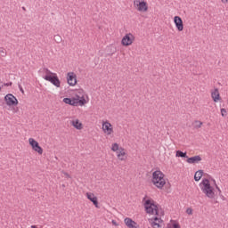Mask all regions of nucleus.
<instances>
[{
  "label": "nucleus",
  "instance_id": "nucleus-32",
  "mask_svg": "<svg viewBox=\"0 0 228 228\" xmlns=\"http://www.w3.org/2000/svg\"><path fill=\"white\" fill-rule=\"evenodd\" d=\"M140 3H142V2H140V0H134V4L135 6H138V4H140Z\"/></svg>",
  "mask_w": 228,
  "mask_h": 228
},
{
  "label": "nucleus",
  "instance_id": "nucleus-7",
  "mask_svg": "<svg viewBox=\"0 0 228 228\" xmlns=\"http://www.w3.org/2000/svg\"><path fill=\"white\" fill-rule=\"evenodd\" d=\"M133 42H134V36H133L131 33L126 34L121 40V44L125 47L131 45Z\"/></svg>",
  "mask_w": 228,
  "mask_h": 228
},
{
  "label": "nucleus",
  "instance_id": "nucleus-10",
  "mask_svg": "<svg viewBox=\"0 0 228 228\" xmlns=\"http://www.w3.org/2000/svg\"><path fill=\"white\" fill-rule=\"evenodd\" d=\"M124 222L128 228H140V224H138V223H136L135 221L132 220L130 217L125 218Z\"/></svg>",
  "mask_w": 228,
  "mask_h": 228
},
{
  "label": "nucleus",
  "instance_id": "nucleus-17",
  "mask_svg": "<svg viewBox=\"0 0 228 228\" xmlns=\"http://www.w3.org/2000/svg\"><path fill=\"white\" fill-rule=\"evenodd\" d=\"M118 154V159H120V161H124L126 160V151L124 150V148L120 147V150L118 151H117Z\"/></svg>",
  "mask_w": 228,
  "mask_h": 228
},
{
  "label": "nucleus",
  "instance_id": "nucleus-41",
  "mask_svg": "<svg viewBox=\"0 0 228 228\" xmlns=\"http://www.w3.org/2000/svg\"><path fill=\"white\" fill-rule=\"evenodd\" d=\"M3 87H0V92H1V89H2Z\"/></svg>",
  "mask_w": 228,
  "mask_h": 228
},
{
  "label": "nucleus",
  "instance_id": "nucleus-36",
  "mask_svg": "<svg viewBox=\"0 0 228 228\" xmlns=\"http://www.w3.org/2000/svg\"><path fill=\"white\" fill-rule=\"evenodd\" d=\"M112 224H113V225H118V224H117V221H115V220H112Z\"/></svg>",
  "mask_w": 228,
  "mask_h": 228
},
{
  "label": "nucleus",
  "instance_id": "nucleus-22",
  "mask_svg": "<svg viewBox=\"0 0 228 228\" xmlns=\"http://www.w3.org/2000/svg\"><path fill=\"white\" fill-rule=\"evenodd\" d=\"M111 151L113 152H118L120 151V148L118 147V143L115 142L112 144Z\"/></svg>",
  "mask_w": 228,
  "mask_h": 228
},
{
  "label": "nucleus",
  "instance_id": "nucleus-3",
  "mask_svg": "<svg viewBox=\"0 0 228 228\" xmlns=\"http://www.w3.org/2000/svg\"><path fill=\"white\" fill-rule=\"evenodd\" d=\"M144 208L148 215H156L157 216H159V208H158V205L154 203V200H147L144 202Z\"/></svg>",
  "mask_w": 228,
  "mask_h": 228
},
{
  "label": "nucleus",
  "instance_id": "nucleus-29",
  "mask_svg": "<svg viewBox=\"0 0 228 228\" xmlns=\"http://www.w3.org/2000/svg\"><path fill=\"white\" fill-rule=\"evenodd\" d=\"M221 115L222 117H227V110L221 109Z\"/></svg>",
  "mask_w": 228,
  "mask_h": 228
},
{
  "label": "nucleus",
  "instance_id": "nucleus-15",
  "mask_svg": "<svg viewBox=\"0 0 228 228\" xmlns=\"http://www.w3.org/2000/svg\"><path fill=\"white\" fill-rule=\"evenodd\" d=\"M211 97L214 101V102H218L220 101V92L218 91V88H216L214 92L211 93Z\"/></svg>",
  "mask_w": 228,
  "mask_h": 228
},
{
  "label": "nucleus",
  "instance_id": "nucleus-2",
  "mask_svg": "<svg viewBox=\"0 0 228 228\" xmlns=\"http://www.w3.org/2000/svg\"><path fill=\"white\" fill-rule=\"evenodd\" d=\"M152 183L154 186L159 188V190L163 189V186L167 184V181L165 180V174L160 170H157L152 173Z\"/></svg>",
  "mask_w": 228,
  "mask_h": 228
},
{
  "label": "nucleus",
  "instance_id": "nucleus-9",
  "mask_svg": "<svg viewBox=\"0 0 228 228\" xmlns=\"http://www.w3.org/2000/svg\"><path fill=\"white\" fill-rule=\"evenodd\" d=\"M174 22L178 31H183V29H184V24L183 23V19H181V17L175 16Z\"/></svg>",
  "mask_w": 228,
  "mask_h": 228
},
{
  "label": "nucleus",
  "instance_id": "nucleus-8",
  "mask_svg": "<svg viewBox=\"0 0 228 228\" xmlns=\"http://www.w3.org/2000/svg\"><path fill=\"white\" fill-rule=\"evenodd\" d=\"M67 81L69 86H76V84L77 83V79L76 78V74H74V72H69L67 74Z\"/></svg>",
  "mask_w": 228,
  "mask_h": 228
},
{
  "label": "nucleus",
  "instance_id": "nucleus-6",
  "mask_svg": "<svg viewBox=\"0 0 228 228\" xmlns=\"http://www.w3.org/2000/svg\"><path fill=\"white\" fill-rule=\"evenodd\" d=\"M4 101L7 106H17L19 104V100L12 94H8L4 96Z\"/></svg>",
  "mask_w": 228,
  "mask_h": 228
},
{
  "label": "nucleus",
  "instance_id": "nucleus-4",
  "mask_svg": "<svg viewBox=\"0 0 228 228\" xmlns=\"http://www.w3.org/2000/svg\"><path fill=\"white\" fill-rule=\"evenodd\" d=\"M44 79L45 81H49L50 83H52V85H53L57 88H60V86H61V82L60 81V78L58 77V75L56 73L53 75H45L44 77Z\"/></svg>",
  "mask_w": 228,
  "mask_h": 228
},
{
  "label": "nucleus",
  "instance_id": "nucleus-19",
  "mask_svg": "<svg viewBox=\"0 0 228 228\" xmlns=\"http://www.w3.org/2000/svg\"><path fill=\"white\" fill-rule=\"evenodd\" d=\"M202 175H204V170H198L194 175V181L199 182L200 179H202Z\"/></svg>",
  "mask_w": 228,
  "mask_h": 228
},
{
  "label": "nucleus",
  "instance_id": "nucleus-34",
  "mask_svg": "<svg viewBox=\"0 0 228 228\" xmlns=\"http://www.w3.org/2000/svg\"><path fill=\"white\" fill-rule=\"evenodd\" d=\"M19 89L21 92V94H24V89L22 88V86L19 85Z\"/></svg>",
  "mask_w": 228,
  "mask_h": 228
},
{
  "label": "nucleus",
  "instance_id": "nucleus-14",
  "mask_svg": "<svg viewBox=\"0 0 228 228\" xmlns=\"http://www.w3.org/2000/svg\"><path fill=\"white\" fill-rule=\"evenodd\" d=\"M137 10L138 12H147L149 10L147 2L142 1L141 3L137 4Z\"/></svg>",
  "mask_w": 228,
  "mask_h": 228
},
{
  "label": "nucleus",
  "instance_id": "nucleus-23",
  "mask_svg": "<svg viewBox=\"0 0 228 228\" xmlns=\"http://www.w3.org/2000/svg\"><path fill=\"white\" fill-rule=\"evenodd\" d=\"M53 40H54L57 44L61 43V36H60V35H55L54 37H53Z\"/></svg>",
  "mask_w": 228,
  "mask_h": 228
},
{
  "label": "nucleus",
  "instance_id": "nucleus-31",
  "mask_svg": "<svg viewBox=\"0 0 228 228\" xmlns=\"http://www.w3.org/2000/svg\"><path fill=\"white\" fill-rule=\"evenodd\" d=\"M173 228H181V225L178 223H174Z\"/></svg>",
  "mask_w": 228,
  "mask_h": 228
},
{
  "label": "nucleus",
  "instance_id": "nucleus-40",
  "mask_svg": "<svg viewBox=\"0 0 228 228\" xmlns=\"http://www.w3.org/2000/svg\"><path fill=\"white\" fill-rule=\"evenodd\" d=\"M214 181V183H216V180H213Z\"/></svg>",
  "mask_w": 228,
  "mask_h": 228
},
{
  "label": "nucleus",
  "instance_id": "nucleus-12",
  "mask_svg": "<svg viewBox=\"0 0 228 228\" xmlns=\"http://www.w3.org/2000/svg\"><path fill=\"white\" fill-rule=\"evenodd\" d=\"M200 161H202V157H200V155L187 158V163H189L190 165H195V163H199Z\"/></svg>",
  "mask_w": 228,
  "mask_h": 228
},
{
  "label": "nucleus",
  "instance_id": "nucleus-11",
  "mask_svg": "<svg viewBox=\"0 0 228 228\" xmlns=\"http://www.w3.org/2000/svg\"><path fill=\"white\" fill-rule=\"evenodd\" d=\"M86 197H87L88 200L93 202V204H94V206H95V208H99V200H97V197L94 193L87 192Z\"/></svg>",
  "mask_w": 228,
  "mask_h": 228
},
{
  "label": "nucleus",
  "instance_id": "nucleus-26",
  "mask_svg": "<svg viewBox=\"0 0 228 228\" xmlns=\"http://www.w3.org/2000/svg\"><path fill=\"white\" fill-rule=\"evenodd\" d=\"M150 224H151V227H154V228H156V227L160 228L161 227V225L159 223H157L156 221L151 222Z\"/></svg>",
  "mask_w": 228,
  "mask_h": 228
},
{
  "label": "nucleus",
  "instance_id": "nucleus-39",
  "mask_svg": "<svg viewBox=\"0 0 228 228\" xmlns=\"http://www.w3.org/2000/svg\"><path fill=\"white\" fill-rule=\"evenodd\" d=\"M22 10H23L24 12H26V7H22Z\"/></svg>",
  "mask_w": 228,
  "mask_h": 228
},
{
  "label": "nucleus",
  "instance_id": "nucleus-18",
  "mask_svg": "<svg viewBox=\"0 0 228 228\" xmlns=\"http://www.w3.org/2000/svg\"><path fill=\"white\" fill-rule=\"evenodd\" d=\"M71 126H73L75 129H83V123L79 122V119L72 120Z\"/></svg>",
  "mask_w": 228,
  "mask_h": 228
},
{
  "label": "nucleus",
  "instance_id": "nucleus-24",
  "mask_svg": "<svg viewBox=\"0 0 228 228\" xmlns=\"http://www.w3.org/2000/svg\"><path fill=\"white\" fill-rule=\"evenodd\" d=\"M0 56H2L3 58L6 56V49H4V47H0Z\"/></svg>",
  "mask_w": 228,
  "mask_h": 228
},
{
  "label": "nucleus",
  "instance_id": "nucleus-33",
  "mask_svg": "<svg viewBox=\"0 0 228 228\" xmlns=\"http://www.w3.org/2000/svg\"><path fill=\"white\" fill-rule=\"evenodd\" d=\"M12 85H13V83L8 82V83L4 84V86H12Z\"/></svg>",
  "mask_w": 228,
  "mask_h": 228
},
{
  "label": "nucleus",
  "instance_id": "nucleus-30",
  "mask_svg": "<svg viewBox=\"0 0 228 228\" xmlns=\"http://www.w3.org/2000/svg\"><path fill=\"white\" fill-rule=\"evenodd\" d=\"M186 213L187 215H193V210L191 208H187Z\"/></svg>",
  "mask_w": 228,
  "mask_h": 228
},
{
  "label": "nucleus",
  "instance_id": "nucleus-21",
  "mask_svg": "<svg viewBox=\"0 0 228 228\" xmlns=\"http://www.w3.org/2000/svg\"><path fill=\"white\" fill-rule=\"evenodd\" d=\"M176 158H185L188 159V155L186 152H183L181 150L176 151Z\"/></svg>",
  "mask_w": 228,
  "mask_h": 228
},
{
  "label": "nucleus",
  "instance_id": "nucleus-13",
  "mask_svg": "<svg viewBox=\"0 0 228 228\" xmlns=\"http://www.w3.org/2000/svg\"><path fill=\"white\" fill-rule=\"evenodd\" d=\"M63 102H65V104H69V106H77V96L72 98H64Z\"/></svg>",
  "mask_w": 228,
  "mask_h": 228
},
{
  "label": "nucleus",
  "instance_id": "nucleus-37",
  "mask_svg": "<svg viewBox=\"0 0 228 228\" xmlns=\"http://www.w3.org/2000/svg\"><path fill=\"white\" fill-rule=\"evenodd\" d=\"M222 3H224V4L228 3V0H221Z\"/></svg>",
  "mask_w": 228,
  "mask_h": 228
},
{
  "label": "nucleus",
  "instance_id": "nucleus-5",
  "mask_svg": "<svg viewBox=\"0 0 228 228\" xmlns=\"http://www.w3.org/2000/svg\"><path fill=\"white\" fill-rule=\"evenodd\" d=\"M28 142L32 149L35 151V152H37L40 155L44 154V149L41 148L40 144L38 143V142H37V140L29 138Z\"/></svg>",
  "mask_w": 228,
  "mask_h": 228
},
{
  "label": "nucleus",
  "instance_id": "nucleus-35",
  "mask_svg": "<svg viewBox=\"0 0 228 228\" xmlns=\"http://www.w3.org/2000/svg\"><path fill=\"white\" fill-rule=\"evenodd\" d=\"M216 188L217 191H219V193H222V190H220V187H218V185L216 184Z\"/></svg>",
  "mask_w": 228,
  "mask_h": 228
},
{
  "label": "nucleus",
  "instance_id": "nucleus-1",
  "mask_svg": "<svg viewBox=\"0 0 228 228\" xmlns=\"http://www.w3.org/2000/svg\"><path fill=\"white\" fill-rule=\"evenodd\" d=\"M201 188V191L208 197V199L215 198V188L211 186V183H209V179L204 178L202 182L200 183Z\"/></svg>",
  "mask_w": 228,
  "mask_h": 228
},
{
  "label": "nucleus",
  "instance_id": "nucleus-27",
  "mask_svg": "<svg viewBox=\"0 0 228 228\" xmlns=\"http://www.w3.org/2000/svg\"><path fill=\"white\" fill-rule=\"evenodd\" d=\"M44 71L45 72L46 76H53L54 74L53 71L49 70L47 68H44Z\"/></svg>",
  "mask_w": 228,
  "mask_h": 228
},
{
  "label": "nucleus",
  "instance_id": "nucleus-16",
  "mask_svg": "<svg viewBox=\"0 0 228 228\" xmlns=\"http://www.w3.org/2000/svg\"><path fill=\"white\" fill-rule=\"evenodd\" d=\"M102 129L105 133H108V134H111V131H113V128H111V124L110 122H106L102 125Z\"/></svg>",
  "mask_w": 228,
  "mask_h": 228
},
{
  "label": "nucleus",
  "instance_id": "nucleus-38",
  "mask_svg": "<svg viewBox=\"0 0 228 228\" xmlns=\"http://www.w3.org/2000/svg\"><path fill=\"white\" fill-rule=\"evenodd\" d=\"M31 228H38L37 225H31Z\"/></svg>",
  "mask_w": 228,
  "mask_h": 228
},
{
  "label": "nucleus",
  "instance_id": "nucleus-28",
  "mask_svg": "<svg viewBox=\"0 0 228 228\" xmlns=\"http://www.w3.org/2000/svg\"><path fill=\"white\" fill-rule=\"evenodd\" d=\"M195 128L196 129H200V127H202V122H200V121H195Z\"/></svg>",
  "mask_w": 228,
  "mask_h": 228
},
{
  "label": "nucleus",
  "instance_id": "nucleus-20",
  "mask_svg": "<svg viewBox=\"0 0 228 228\" xmlns=\"http://www.w3.org/2000/svg\"><path fill=\"white\" fill-rule=\"evenodd\" d=\"M77 104H79L80 106H85V104H86V100L83 96L80 97L79 95L77 94Z\"/></svg>",
  "mask_w": 228,
  "mask_h": 228
},
{
  "label": "nucleus",
  "instance_id": "nucleus-25",
  "mask_svg": "<svg viewBox=\"0 0 228 228\" xmlns=\"http://www.w3.org/2000/svg\"><path fill=\"white\" fill-rule=\"evenodd\" d=\"M149 222L151 223V222H163V221L161 220V218L155 216V217L149 219Z\"/></svg>",
  "mask_w": 228,
  "mask_h": 228
}]
</instances>
